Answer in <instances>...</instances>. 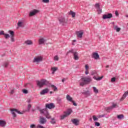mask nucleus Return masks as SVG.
<instances>
[{
    "label": "nucleus",
    "instance_id": "1",
    "mask_svg": "<svg viewBox=\"0 0 128 128\" xmlns=\"http://www.w3.org/2000/svg\"><path fill=\"white\" fill-rule=\"evenodd\" d=\"M92 79L90 77H84L81 78L80 80V86H84V84H90L92 82Z\"/></svg>",
    "mask_w": 128,
    "mask_h": 128
},
{
    "label": "nucleus",
    "instance_id": "2",
    "mask_svg": "<svg viewBox=\"0 0 128 128\" xmlns=\"http://www.w3.org/2000/svg\"><path fill=\"white\" fill-rule=\"evenodd\" d=\"M48 104H46V108L43 109H38L40 114L46 116V118H48Z\"/></svg>",
    "mask_w": 128,
    "mask_h": 128
},
{
    "label": "nucleus",
    "instance_id": "3",
    "mask_svg": "<svg viewBox=\"0 0 128 128\" xmlns=\"http://www.w3.org/2000/svg\"><path fill=\"white\" fill-rule=\"evenodd\" d=\"M11 112L12 114L13 117L16 118V112L17 114H24V112L22 111V112H20V110H18L16 108H12L11 109Z\"/></svg>",
    "mask_w": 128,
    "mask_h": 128
},
{
    "label": "nucleus",
    "instance_id": "4",
    "mask_svg": "<svg viewBox=\"0 0 128 128\" xmlns=\"http://www.w3.org/2000/svg\"><path fill=\"white\" fill-rule=\"evenodd\" d=\"M48 82L45 79H42L40 80H37L36 84L39 88H42L44 86L46 85V82Z\"/></svg>",
    "mask_w": 128,
    "mask_h": 128
},
{
    "label": "nucleus",
    "instance_id": "5",
    "mask_svg": "<svg viewBox=\"0 0 128 128\" xmlns=\"http://www.w3.org/2000/svg\"><path fill=\"white\" fill-rule=\"evenodd\" d=\"M91 76H93V78L95 80H102V78H104V76H102L101 77L96 78V76H98V74L96 73V71H92L91 72Z\"/></svg>",
    "mask_w": 128,
    "mask_h": 128
},
{
    "label": "nucleus",
    "instance_id": "6",
    "mask_svg": "<svg viewBox=\"0 0 128 128\" xmlns=\"http://www.w3.org/2000/svg\"><path fill=\"white\" fill-rule=\"evenodd\" d=\"M72 109H68L66 112H64V114L60 116V120H64L66 116H68L72 114Z\"/></svg>",
    "mask_w": 128,
    "mask_h": 128
},
{
    "label": "nucleus",
    "instance_id": "7",
    "mask_svg": "<svg viewBox=\"0 0 128 128\" xmlns=\"http://www.w3.org/2000/svg\"><path fill=\"white\" fill-rule=\"evenodd\" d=\"M43 58L42 56H38L34 58L33 60V62H36V64H38V62H42Z\"/></svg>",
    "mask_w": 128,
    "mask_h": 128
},
{
    "label": "nucleus",
    "instance_id": "8",
    "mask_svg": "<svg viewBox=\"0 0 128 128\" xmlns=\"http://www.w3.org/2000/svg\"><path fill=\"white\" fill-rule=\"evenodd\" d=\"M38 12V10L34 9L33 10L30 12L29 16H36Z\"/></svg>",
    "mask_w": 128,
    "mask_h": 128
},
{
    "label": "nucleus",
    "instance_id": "9",
    "mask_svg": "<svg viewBox=\"0 0 128 128\" xmlns=\"http://www.w3.org/2000/svg\"><path fill=\"white\" fill-rule=\"evenodd\" d=\"M0 36H4L5 38L8 39V38H10V36L8 34H4V31L1 30L0 31Z\"/></svg>",
    "mask_w": 128,
    "mask_h": 128
},
{
    "label": "nucleus",
    "instance_id": "10",
    "mask_svg": "<svg viewBox=\"0 0 128 128\" xmlns=\"http://www.w3.org/2000/svg\"><path fill=\"white\" fill-rule=\"evenodd\" d=\"M46 122V120L44 117H40L39 124H44Z\"/></svg>",
    "mask_w": 128,
    "mask_h": 128
},
{
    "label": "nucleus",
    "instance_id": "11",
    "mask_svg": "<svg viewBox=\"0 0 128 128\" xmlns=\"http://www.w3.org/2000/svg\"><path fill=\"white\" fill-rule=\"evenodd\" d=\"M112 18V14H104L103 15V19L106 20V18Z\"/></svg>",
    "mask_w": 128,
    "mask_h": 128
},
{
    "label": "nucleus",
    "instance_id": "12",
    "mask_svg": "<svg viewBox=\"0 0 128 128\" xmlns=\"http://www.w3.org/2000/svg\"><path fill=\"white\" fill-rule=\"evenodd\" d=\"M58 20L60 24H66V22H68V20H64V17H60L58 19Z\"/></svg>",
    "mask_w": 128,
    "mask_h": 128
},
{
    "label": "nucleus",
    "instance_id": "13",
    "mask_svg": "<svg viewBox=\"0 0 128 128\" xmlns=\"http://www.w3.org/2000/svg\"><path fill=\"white\" fill-rule=\"evenodd\" d=\"M6 125V122L4 120H0V126L2 128H4Z\"/></svg>",
    "mask_w": 128,
    "mask_h": 128
},
{
    "label": "nucleus",
    "instance_id": "14",
    "mask_svg": "<svg viewBox=\"0 0 128 128\" xmlns=\"http://www.w3.org/2000/svg\"><path fill=\"white\" fill-rule=\"evenodd\" d=\"M76 34L78 38H82V34H84V32H82V31L76 32Z\"/></svg>",
    "mask_w": 128,
    "mask_h": 128
},
{
    "label": "nucleus",
    "instance_id": "15",
    "mask_svg": "<svg viewBox=\"0 0 128 128\" xmlns=\"http://www.w3.org/2000/svg\"><path fill=\"white\" fill-rule=\"evenodd\" d=\"M72 124H74V126H78V122H79V120L78 119H72Z\"/></svg>",
    "mask_w": 128,
    "mask_h": 128
},
{
    "label": "nucleus",
    "instance_id": "16",
    "mask_svg": "<svg viewBox=\"0 0 128 128\" xmlns=\"http://www.w3.org/2000/svg\"><path fill=\"white\" fill-rule=\"evenodd\" d=\"M48 88H46L42 90V92H40V94L42 96L46 94H48Z\"/></svg>",
    "mask_w": 128,
    "mask_h": 128
},
{
    "label": "nucleus",
    "instance_id": "17",
    "mask_svg": "<svg viewBox=\"0 0 128 128\" xmlns=\"http://www.w3.org/2000/svg\"><path fill=\"white\" fill-rule=\"evenodd\" d=\"M74 58L75 60H78V53L77 52H74Z\"/></svg>",
    "mask_w": 128,
    "mask_h": 128
},
{
    "label": "nucleus",
    "instance_id": "18",
    "mask_svg": "<svg viewBox=\"0 0 128 128\" xmlns=\"http://www.w3.org/2000/svg\"><path fill=\"white\" fill-rule=\"evenodd\" d=\"M56 108V105L54 103H50L48 104V108L49 110H52V108Z\"/></svg>",
    "mask_w": 128,
    "mask_h": 128
},
{
    "label": "nucleus",
    "instance_id": "19",
    "mask_svg": "<svg viewBox=\"0 0 128 128\" xmlns=\"http://www.w3.org/2000/svg\"><path fill=\"white\" fill-rule=\"evenodd\" d=\"M58 70V67H52L51 70L52 71V74H54V72H56Z\"/></svg>",
    "mask_w": 128,
    "mask_h": 128
},
{
    "label": "nucleus",
    "instance_id": "20",
    "mask_svg": "<svg viewBox=\"0 0 128 128\" xmlns=\"http://www.w3.org/2000/svg\"><path fill=\"white\" fill-rule=\"evenodd\" d=\"M113 28L117 32L120 31V28H118V26L116 25H113Z\"/></svg>",
    "mask_w": 128,
    "mask_h": 128
},
{
    "label": "nucleus",
    "instance_id": "21",
    "mask_svg": "<svg viewBox=\"0 0 128 128\" xmlns=\"http://www.w3.org/2000/svg\"><path fill=\"white\" fill-rule=\"evenodd\" d=\"M46 42V40H44V38H40L39 40V44H42Z\"/></svg>",
    "mask_w": 128,
    "mask_h": 128
},
{
    "label": "nucleus",
    "instance_id": "22",
    "mask_svg": "<svg viewBox=\"0 0 128 128\" xmlns=\"http://www.w3.org/2000/svg\"><path fill=\"white\" fill-rule=\"evenodd\" d=\"M66 98L68 102H71L74 100H72V98L68 94L66 95Z\"/></svg>",
    "mask_w": 128,
    "mask_h": 128
},
{
    "label": "nucleus",
    "instance_id": "23",
    "mask_svg": "<svg viewBox=\"0 0 128 128\" xmlns=\"http://www.w3.org/2000/svg\"><path fill=\"white\" fill-rule=\"evenodd\" d=\"M126 96H128V92H126L123 94L122 98L120 99V100H124L126 98Z\"/></svg>",
    "mask_w": 128,
    "mask_h": 128
},
{
    "label": "nucleus",
    "instance_id": "24",
    "mask_svg": "<svg viewBox=\"0 0 128 128\" xmlns=\"http://www.w3.org/2000/svg\"><path fill=\"white\" fill-rule=\"evenodd\" d=\"M93 58H95V60H98L100 58V55L98 53H93Z\"/></svg>",
    "mask_w": 128,
    "mask_h": 128
},
{
    "label": "nucleus",
    "instance_id": "25",
    "mask_svg": "<svg viewBox=\"0 0 128 128\" xmlns=\"http://www.w3.org/2000/svg\"><path fill=\"white\" fill-rule=\"evenodd\" d=\"M49 120H50V122L51 124H56V120L54 119V118H52L50 116H48Z\"/></svg>",
    "mask_w": 128,
    "mask_h": 128
},
{
    "label": "nucleus",
    "instance_id": "26",
    "mask_svg": "<svg viewBox=\"0 0 128 128\" xmlns=\"http://www.w3.org/2000/svg\"><path fill=\"white\" fill-rule=\"evenodd\" d=\"M18 26L19 28H22V26H24V22H20V21L18 22Z\"/></svg>",
    "mask_w": 128,
    "mask_h": 128
},
{
    "label": "nucleus",
    "instance_id": "27",
    "mask_svg": "<svg viewBox=\"0 0 128 128\" xmlns=\"http://www.w3.org/2000/svg\"><path fill=\"white\" fill-rule=\"evenodd\" d=\"M50 87L52 88L54 92H56V90H58V88H56V86L51 84Z\"/></svg>",
    "mask_w": 128,
    "mask_h": 128
},
{
    "label": "nucleus",
    "instance_id": "28",
    "mask_svg": "<svg viewBox=\"0 0 128 128\" xmlns=\"http://www.w3.org/2000/svg\"><path fill=\"white\" fill-rule=\"evenodd\" d=\"M105 110L106 112H109L110 110H112V106H110L109 107H106L105 108Z\"/></svg>",
    "mask_w": 128,
    "mask_h": 128
},
{
    "label": "nucleus",
    "instance_id": "29",
    "mask_svg": "<svg viewBox=\"0 0 128 128\" xmlns=\"http://www.w3.org/2000/svg\"><path fill=\"white\" fill-rule=\"evenodd\" d=\"M69 14L72 16V18H76V13L72 10H70L69 12Z\"/></svg>",
    "mask_w": 128,
    "mask_h": 128
},
{
    "label": "nucleus",
    "instance_id": "30",
    "mask_svg": "<svg viewBox=\"0 0 128 128\" xmlns=\"http://www.w3.org/2000/svg\"><path fill=\"white\" fill-rule=\"evenodd\" d=\"M25 44H26L30 46V44H32V40H27L25 42Z\"/></svg>",
    "mask_w": 128,
    "mask_h": 128
},
{
    "label": "nucleus",
    "instance_id": "31",
    "mask_svg": "<svg viewBox=\"0 0 128 128\" xmlns=\"http://www.w3.org/2000/svg\"><path fill=\"white\" fill-rule=\"evenodd\" d=\"M9 34H10V37L11 36H14V32L10 30L8 31Z\"/></svg>",
    "mask_w": 128,
    "mask_h": 128
},
{
    "label": "nucleus",
    "instance_id": "32",
    "mask_svg": "<svg viewBox=\"0 0 128 128\" xmlns=\"http://www.w3.org/2000/svg\"><path fill=\"white\" fill-rule=\"evenodd\" d=\"M30 108H32V105L30 104H28L26 112H30Z\"/></svg>",
    "mask_w": 128,
    "mask_h": 128
},
{
    "label": "nucleus",
    "instance_id": "33",
    "mask_svg": "<svg viewBox=\"0 0 128 128\" xmlns=\"http://www.w3.org/2000/svg\"><path fill=\"white\" fill-rule=\"evenodd\" d=\"M117 118L118 120H122V118H124V115L122 114L118 115Z\"/></svg>",
    "mask_w": 128,
    "mask_h": 128
},
{
    "label": "nucleus",
    "instance_id": "34",
    "mask_svg": "<svg viewBox=\"0 0 128 128\" xmlns=\"http://www.w3.org/2000/svg\"><path fill=\"white\" fill-rule=\"evenodd\" d=\"M93 90L95 94H98V90L96 89V87H93Z\"/></svg>",
    "mask_w": 128,
    "mask_h": 128
},
{
    "label": "nucleus",
    "instance_id": "35",
    "mask_svg": "<svg viewBox=\"0 0 128 128\" xmlns=\"http://www.w3.org/2000/svg\"><path fill=\"white\" fill-rule=\"evenodd\" d=\"M22 92L23 94H28V91L26 89H23L22 90Z\"/></svg>",
    "mask_w": 128,
    "mask_h": 128
},
{
    "label": "nucleus",
    "instance_id": "36",
    "mask_svg": "<svg viewBox=\"0 0 128 128\" xmlns=\"http://www.w3.org/2000/svg\"><path fill=\"white\" fill-rule=\"evenodd\" d=\"M54 60L58 62V60H60V58H58V56H54Z\"/></svg>",
    "mask_w": 128,
    "mask_h": 128
},
{
    "label": "nucleus",
    "instance_id": "37",
    "mask_svg": "<svg viewBox=\"0 0 128 128\" xmlns=\"http://www.w3.org/2000/svg\"><path fill=\"white\" fill-rule=\"evenodd\" d=\"M111 106L112 107V108H118V104H112Z\"/></svg>",
    "mask_w": 128,
    "mask_h": 128
},
{
    "label": "nucleus",
    "instance_id": "38",
    "mask_svg": "<svg viewBox=\"0 0 128 128\" xmlns=\"http://www.w3.org/2000/svg\"><path fill=\"white\" fill-rule=\"evenodd\" d=\"M8 62H4L3 64V66H4V68H8Z\"/></svg>",
    "mask_w": 128,
    "mask_h": 128
},
{
    "label": "nucleus",
    "instance_id": "39",
    "mask_svg": "<svg viewBox=\"0 0 128 128\" xmlns=\"http://www.w3.org/2000/svg\"><path fill=\"white\" fill-rule=\"evenodd\" d=\"M30 128H36V124H32L30 125Z\"/></svg>",
    "mask_w": 128,
    "mask_h": 128
},
{
    "label": "nucleus",
    "instance_id": "40",
    "mask_svg": "<svg viewBox=\"0 0 128 128\" xmlns=\"http://www.w3.org/2000/svg\"><path fill=\"white\" fill-rule=\"evenodd\" d=\"M95 7L96 8H97V10L98 8H100V4L97 3L95 4Z\"/></svg>",
    "mask_w": 128,
    "mask_h": 128
},
{
    "label": "nucleus",
    "instance_id": "41",
    "mask_svg": "<svg viewBox=\"0 0 128 128\" xmlns=\"http://www.w3.org/2000/svg\"><path fill=\"white\" fill-rule=\"evenodd\" d=\"M89 68H90V67L88 66V64L85 65V70H88Z\"/></svg>",
    "mask_w": 128,
    "mask_h": 128
},
{
    "label": "nucleus",
    "instance_id": "42",
    "mask_svg": "<svg viewBox=\"0 0 128 128\" xmlns=\"http://www.w3.org/2000/svg\"><path fill=\"white\" fill-rule=\"evenodd\" d=\"M36 128H44V126H41L40 124H38L37 126H36Z\"/></svg>",
    "mask_w": 128,
    "mask_h": 128
},
{
    "label": "nucleus",
    "instance_id": "43",
    "mask_svg": "<svg viewBox=\"0 0 128 128\" xmlns=\"http://www.w3.org/2000/svg\"><path fill=\"white\" fill-rule=\"evenodd\" d=\"M92 118H93L94 120H98V118H96V116H93Z\"/></svg>",
    "mask_w": 128,
    "mask_h": 128
},
{
    "label": "nucleus",
    "instance_id": "44",
    "mask_svg": "<svg viewBox=\"0 0 128 128\" xmlns=\"http://www.w3.org/2000/svg\"><path fill=\"white\" fill-rule=\"evenodd\" d=\"M11 42H14V36H11L10 37Z\"/></svg>",
    "mask_w": 128,
    "mask_h": 128
},
{
    "label": "nucleus",
    "instance_id": "45",
    "mask_svg": "<svg viewBox=\"0 0 128 128\" xmlns=\"http://www.w3.org/2000/svg\"><path fill=\"white\" fill-rule=\"evenodd\" d=\"M70 52H72V54H74V50H69L68 52H67V53H66V56H68V54H70Z\"/></svg>",
    "mask_w": 128,
    "mask_h": 128
},
{
    "label": "nucleus",
    "instance_id": "46",
    "mask_svg": "<svg viewBox=\"0 0 128 128\" xmlns=\"http://www.w3.org/2000/svg\"><path fill=\"white\" fill-rule=\"evenodd\" d=\"M97 10L98 12V14H102V9H100V8L97 9Z\"/></svg>",
    "mask_w": 128,
    "mask_h": 128
},
{
    "label": "nucleus",
    "instance_id": "47",
    "mask_svg": "<svg viewBox=\"0 0 128 128\" xmlns=\"http://www.w3.org/2000/svg\"><path fill=\"white\" fill-rule=\"evenodd\" d=\"M111 82H116V78L114 77V78H112Z\"/></svg>",
    "mask_w": 128,
    "mask_h": 128
},
{
    "label": "nucleus",
    "instance_id": "48",
    "mask_svg": "<svg viewBox=\"0 0 128 128\" xmlns=\"http://www.w3.org/2000/svg\"><path fill=\"white\" fill-rule=\"evenodd\" d=\"M95 126H100V124L98 122H96Z\"/></svg>",
    "mask_w": 128,
    "mask_h": 128
},
{
    "label": "nucleus",
    "instance_id": "49",
    "mask_svg": "<svg viewBox=\"0 0 128 128\" xmlns=\"http://www.w3.org/2000/svg\"><path fill=\"white\" fill-rule=\"evenodd\" d=\"M71 102H72L73 106H78V104H76V102H74V100Z\"/></svg>",
    "mask_w": 128,
    "mask_h": 128
},
{
    "label": "nucleus",
    "instance_id": "50",
    "mask_svg": "<svg viewBox=\"0 0 128 128\" xmlns=\"http://www.w3.org/2000/svg\"><path fill=\"white\" fill-rule=\"evenodd\" d=\"M42 2L45 4H48V0H42Z\"/></svg>",
    "mask_w": 128,
    "mask_h": 128
},
{
    "label": "nucleus",
    "instance_id": "51",
    "mask_svg": "<svg viewBox=\"0 0 128 128\" xmlns=\"http://www.w3.org/2000/svg\"><path fill=\"white\" fill-rule=\"evenodd\" d=\"M89 72L88 70H85V74H88Z\"/></svg>",
    "mask_w": 128,
    "mask_h": 128
},
{
    "label": "nucleus",
    "instance_id": "52",
    "mask_svg": "<svg viewBox=\"0 0 128 128\" xmlns=\"http://www.w3.org/2000/svg\"><path fill=\"white\" fill-rule=\"evenodd\" d=\"M66 78H64L63 79H62V82H66Z\"/></svg>",
    "mask_w": 128,
    "mask_h": 128
},
{
    "label": "nucleus",
    "instance_id": "53",
    "mask_svg": "<svg viewBox=\"0 0 128 128\" xmlns=\"http://www.w3.org/2000/svg\"><path fill=\"white\" fill-rule=\"evenodd\" d=\"M115 14L118 16V12L116 11L115 12Z\"/></svg>",
    "mask_w": 128,
    "mask_h": 128
},
{
    "label": "nucleus",
    "instance_id": "54",
    "mask_svg": "<svg viewBox=\"0 0 128 128\" xmlns=\"http://www.w3.org/2000/svg\"><path fill=\"white\" fill-rule=\"evenodd\" d=\"M14 90H12L11 92H10V94H14Z\"/></svg>",
    "mask_w": 128,
    "mask_h": 128
},
{
    "label": "nucleus",
    "instance_id": "55",
    "mask_svg": "<svg viewBox=\"0 0 128 128\" xmlns=\"http://www.w3.org/2000/svg\"><path fill=\"white\" fill-rule=\"evenodd\" d=\"M104 115H100L99 116V118H104Z\"/></svg>",
    "mask_w": 128,
    "mask_h": 128
},
{
    "label": "nucleus",
    "instance_id": "56",
    "mask_svg": "<svg viewBox=\"0 0 128 128\" xmlns=\"http://www.w3.org/2000/svg\"><path fill=\"white\" fill-rule=\"evenodd\" d=\"M106 68H110V66L107 65V66H106Z\"/></svg>",
    "mask_w": 128,
    "mask_h": 128
},
{
    "label": "nucleus",
    "instance_id": "57",
    "mask_svg": "<svg viewBox=\"0 0 128 128\" xmlns=\"http://www.w3.org/2000/svg\"><path fill=\"white\" fill-rule=\"evenodd\" d=\"M50 94H54V92H50Z\"/></svg>",
    "mask_w": 128,
    "mask_h": 128
},
{
    "label": "nucleus",
    "instance_id": "58",
    "mask_svg": "<svg viewBox=\"0 0 128 128\" xmlns=\"http://www.w3.org/2000/svg\"><path fill=\"white\" fill-rule=\"evenodd\" d=\"M32 112H34V109H32Z\"/></svg>",
    "mask_w": 128,
    "mask_h": 128
},
{
    "label": "nucleus",
    "instance_id": "59",
    "mask_svg": "<svg viewBox=\"0 0 128 128\" xmlns=\"http://www.w3.org/2000/svg\"><path fill=\"white\" fill-rule=\"evenodd\" d=\"M73 42H76V40H74Z\"/></svg>",
    "mask_w": 128,
    "mask_h": 128
},
{
    "label": "nucleus",
    "instance_id": "60",
    "mask_svg": "<svg viewBox=\"0 0 128 128\" xmlns=\"http://www.w3.org/2000/svg\"><path fill=\"white\" fill-rule=\"evenodd\" d=\"M28 102H30V101Z\"/></svg>",
    "mask_w": 128,
    "mask_h": 128
}]
</instances>
